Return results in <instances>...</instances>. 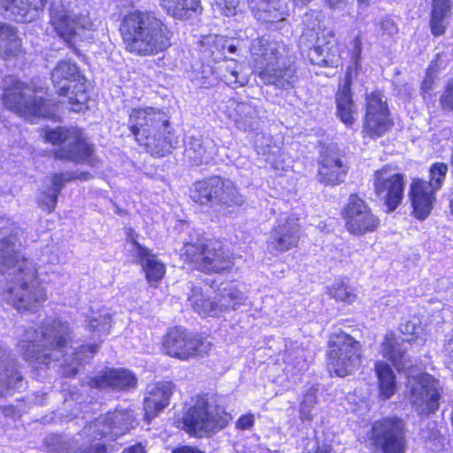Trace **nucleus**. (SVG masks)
Wrapping results in <instances>:
<instances>
[{
  "label": "nucleus",
  "mask_w": 453,
  "mask_h": 453,
  "mask_svg": "<svg viewBox=\"0 0 453 453\" xmlns=\"http://www.w3.org/2000/svg\"><path fill=\"white\" fill-rule=\"evenodd\" d=\"M87 328L98 341L91 345L74 346L73 330L67 322L49 318L37 327L24 330L18 343L23 358L33 365L60 362L67 376H74L78 367L92 358L103 337L110 333L111 317L105 310L91 311L85 320Z\"/></svg>",
  "instance_id": "obj_1"
},
{
  "label": "nucleus",
  "mask_w": 453,
  "mask_h": 453,
  "mask_svg": "<svg viewBox=\"0 0 453 453\" xmlns=\"http://www.w3.org/2000/svg\"><path fill=\"white\" fill-rule=\"evenodd\" d=\"M0 273L2 297L13 308L33 311L46 300L33 262L20 257L10 240L0 242Z\"/></svg>",
  "instance_id": "obj_2"
},
{
  "label": "nucleus",
  "mask_w": 453,
  "mask_h": 453,
  "mask_svg": "<svg viewBox=\"0 0 453 453\" xmlns=\"http://www.w3.org/2000/svg\"><path fill=\"white\" fill-rule=\"evenodd\" d=\"M120 35L127 51L139 57L155 56L171 46L172 31L154 12L134 11L122 19Z\"/></svg>",
  "instance_id": "obj_3"
},
{
  "label": "nucleus",
  "mask_w": 453,
  "mask_h": 453,
  "mask_svg": "<svg viewBox=\"0 0 453 453\" xmlns=\"http://www.w3.org/2000/svg\"><path fill=\"white\" fill-rule=\"evenodd\" d=\"M129 127L137 142L153 156L164 157L174 147L173 134L165 113L151 108L133 109Z\"/></svg>",
  "instance_id": "obj_4"
},
{
  "label": "nucleus",
  "mask_w": 453,
  "mask_h": 453,
  "mask_svg": "<svg viewBox=\"0 0 453 453\" xmlns=\"http://www.w3.org/2000/svg\"><path fill=\"white\" fill-rule=\"evenodd\" d=\"M230 419V414L212 397L199 396L185 412L183 424L190 434L203 437L223 429Z\"/></svg>",
  "instance_id": "obj_5"
},
{
  "label": "nucleus",
  "mask_w": 453,
  "mask_h": 453,
  "mask_svg": "<svg viewBox=\"0 0 453 453\" xmlns=\"http://www.w3.org/2000/svg\"><path fill=\"white\" fill-rule=\"evenodd\" d=\"M45 139L53 145H60L54 150L57 159L76 164L85 162L91 166H96L99 163L94 155L93 144L87 141L80 129L58 127L46 132Z\"/></svg>",
  "instance_id": "obj_6"
},
{
  "label": "nucleus",
  "mask_w": 453,
  "mask_h": 453,
  "mask_svg": "<svg viewBox=\"0 0 453 453\" xmlns=\"http://www.w3.org/2000/svg\"><path fill=\"white\" fill-rule=\"evenodd\" d=\"M50 16L56 32L70 48L75 50L79 42L93 38L94 24L88 15L76 13L69 4L53 2Z\"/></svg>",
  "instance_id": "obj_7"
},
{
  "label": "nucleus",
  "mask_w": 453,
  "mask_h": 453,
  "mask_svg": "<svg viewBox=\"0 0 453 453\" xmlns=\"http://www.w3.org/2000/svg\"><path fill=\"white\" fill-rule=\"evenodd\" d=\"M2 102L4 106L23 117L50 116V111L42 97L27 94L28 86L14 75H9L3 80Z\"/></svg>",
  "instance_id": "obj_8"
},
{
  "label": "nucleus",
  "mask_w": 453,
  "mask_h": 453,
  "mask_svg": "<svg viewBox=\"0 0 453 453\" xmlns=\"http://www.w3.org/2000/svg\"><path fill=\"white\" fill-rule=\"evenodd\" d=\"M51 80L58 95L68 98L72 111L80 112L86 108L88 99L86 80L75 63L60 61L51 72Z\"/></svg>",
  "instance_id": "obj_9"
},
{
  "label": "nucleus",
  "mask_w": 453,
  "mask_h": 453,
  "mask_svg": "<svg viewBox=\"0 0 453 453\" xmlns=\"http://www.w3.org/2000/svg\"><path fill=\"white\" fill-rule=\"evenodd\" d=\"M185 262L207 273H219L231 269L233 262L221 244L213 241L185 243L181 251Z\"/></svg>",
  "instance_id": "obj_10"
},
{
  "label": "nucleus",
  "mask_w": 453,
  "mask_h": 453,
  "mask_svg": "<svg viewBox=\"0 0 453 453\" xmlns=\"http://www.w3.org/2000/svg\"><path fill=\"white\" fill-rule=\"evenodd\" d=\"M448 165L436 162L429 169V181L414 180L410 191L413 215L424 220L430 214L435 201L434 193L441 189L448 173Z\"/></svg>",
  "instance_id": "obj_11"
},
{
  "label": "nucleus",
  "mask_w": 453,
  "mask_h": 453,
  "mask_svg": "<svg viewBox=\"0 0 453 453\" xmlns=\"http://www.w3.org/2000/svg\"><path fill=\"white\" fill-rule=\"evenodd\" d=\"M369 441L378 453H405V422L397 417H387L375 421L369 434Z\"/></svg>",
  "instance_id": "obj_12"
},
{
  "label": "nucleus",
  "mask_w": 453,
  "mask_h": 453,
  "mask_svg": "<svg viewBox=\"0 0 453 453\" xmlns=\"http://www.w3.org/2000/svg\"><path fill=\"white\" fill-rule=\"evenodd\" d=\"M328 369L337 376L350 374L360 365V343L343 332L331 336L328 342Z\"/></svg>",
  "instance_id": "obj_13"
},
{
  "label": "nucleus",
  "mask_w": 453,
  "mask_h": 453,
  "mask_svg": "<svg viewBox=\"0 0 453 453\" xmlns=\"http://www.w3.org/2000/svg\"><path fill=\"white\" fill-rule=\"evenodd\" d=\"M163 347L165 352L170 357L186 361L190 358L203 357L211 350V342L202 335L176 326L165 335Z\"/></svg>",
  "instance_id": "obj_14"
},
{
  "label": "nucleus",
  "mask_w": 453,
  "mask_h": 453,
  "mask_svg": "<svg viewBox=\"0 0 453 453\" xmlns=\"http://www.w3.org/2000/svg\"><path fill=\"white\" fill-rule=\"evenodd\" d=\"M442 388L440 381L428 373H422L413 379L409 399L418 415H430L440 407Z\"/></svg>",
  "instance_id": "obj_15"
},
{
  "label": "nucleus",
  "mask_w": 453,
  "mask_h": 453,
  "mask_svg": "<svg viewBox=\"0 0 453 453\" xmlns=\"http://www.w3.org/2000/svg\"><path fill=\"white\" fill-rule=\"evenodd\" d=\"M342 216L347 231L357 236L374 232L380 225L379 218L357 195L349 196Z\"/></svg>",
  "instance_id": "obj_16"
},
{
  "label": "nucleus",
  "mask_w": 453,
  "mask_h": 453,
  "mask_svg": "<svg viewBox=\"0 0 453 453\" xmlns=\"http://www.w3.org/2000/svg\"><path fill=\"white\" fill-rule=\"evenodd\" d=\"M134 422L132 411L116 410L114 412H109L106 416L90 422L84 428L83 433L92 437V440L107 436L111 440H114L134 427Z\"/></svg>",
  "instance_id": "obj_17"
},
{
  "label": "nucleus",
  "mask_w": 453,
  "mask_h": 453,
  "mask_svg": "<svg viewBox=\"0 0 453 453\" xmlns=\"http://www.w3.org/2000/svg\"><path fill=\"white\" fill-rule=\"evenodd\" d=\"M393 125L384 96L372 92L366 97V113L363 132L365 136L378 138Z\"/></svg>",
  "instance_id": "obj_18"
},
{
  "label": "nucleus",
  "mask_w": 453,
  "mask_h": 453,
  "mask_svg": "<svg viewBox=\"0 0 453 453\" xmlns=\"http://www.w3.org/2000/svg\"><path fill=\"white\" fill-rule=\"evenodd\" d=\"M298 219L287 214L277 219L267 241V249L271 253L278 254L297 246L300 238Z\"/></svg>",
  "instance_id": "obj_19"
},
{
  "label": "nucleus",
  "mask_w": 453,
  "mask_h": 453,
  "mask_svg": "<svg viewBox=\"0 0 453 453\" xmlns=\"http://www.w3.org/2000/svg\"><path fill=\"white\" fill-rule=\"evenodd\" d=\"M250 54L256 72L259 75L260 71H265L275 64H280V61L287 56V48L281 42L262 36L252 41Z\"/></svg>",
  "instance_id": "obj_20"
},
{
  "label": "nucleus",
  "mask_w": 453,
  "mask_h": 453,
  "mask_svg": "<svg viewBox=\"0 0 453 453\" xmlns=\"http://www.w3.org/2000/svg\"><path fill=\"white\" fill-rule=\"evenodd\" d=\"M374 190L384 200L389 211H395L403 196V176L399 173L389 174L387 170H379L374 174Z\"/></svg>",
  "instance_id": "obj_21"
},
{
  "label": "nucleus",
  "mask_w": 453,
  "mask_h": 453,
  "mask_svg": "<svg viewBox=\"0 0 453 453\" xmlns=\"http://www.w3.org/2000/svg\"><path fill=\"white\" fill-rule=\"evenodd\" d=\"M134 234L132 229L128 230L129 251L132 252L133 256L136 258V262L142 266L149 282L160 281L165 273V265L149 249L142 246L134 239Z\"/></svg>",
  "instance_id": "obj_22"
},
{
  "label": "nucleus",
  "mask_w": 453,
  "mask_h": 453,
  "mask_svg": "<svg viewBox=\"0 0 453 453\" xmlns=\"http://www.w3.org/2000/svg\"><path fill=\"white\" fill-rule=\"evenodd\" d=\"M348 169L344 156L328 149L320 156L319 180L325 185H338L344 181Z\"/></svg>",
  "instance_id": "obj_23"
},
{
  "label": "nucleus",
  "mask_w": 453,
  "mask_h": 453,
  "mask_svg": "<svg viewBox=\"0 0 453 453\" xmlns=\"http://www.w3.org/2000/svg\"><path fill=\"white\" fill-rule=\"evenodd\" d=\"M258 76L265 84H271L284 90L294 88L298 81L296 67L287 56L280 61V64H275L265 71H260Z\"/></svg>",
  "instance_id": "obj_24"
},
{
  "label": "nucleus",
  "mask_w": 453,
  "mask_h": 453,
  "mask_svg": "<svg viewBox=\"0 0 453 453\" xmlns=\"http://www.w3.org/2000/svg\"><path fill=\"white\" fill-rule=\"evenodd\" d=\"M173 391L172 382H158L148 386L144 397V416L148 423L169 404Z\"/></svg>",
  "instance_id": "obj_25"
},
{
  "label": "nucleus",
  "mask_w": 453,
  "mask_h": 453,
  "mask_svg": "<svg viewBox=\"0 0 453 453\" xmlns=\"http://www.w3.org/2000/svg\"><path fill=\"white\" fill-rule=\"evenodd\" d=\"M49 0H0V9L4 14L17 22L33 20Z\"/></svg>",
  "instance_id": "obj_26"
},
{
  "label": "nucleus",
  "mask_w": 453,
  "mask_h": 453,
  "mask_svg": "<svg viewBox=\"0 0 453 453\" xmlns=\"http://www.w3.org/2000/svg\"><path fill=\"white\" fill-rule=\"evenodd\" d=\"M218 153V147L215 142L199 134L188 137L185 150V157L193 165L208 164Z\"/></svg>",
  "instance_id": "obj_27"
},
{
  "label": "nucleus",
  "mask_w": 453,
  "mask_h": 453,
  "mask_svg": "<svg viewBox=\"0 0 453 453\" xmlns=\"http://www.w3.org/2000/svg\"><path fill=\"white\" fill-rule=\"evenodd\" d=\"M90 385L100 389L112 388L118 390H129L136 387L137 379L129 370L113 368L95 376Z\"/></svg>",
  "instance_id": "obj_28"
},
{
  "label": "nucleus",
  "mask_w": 453,
  "mask_h": 453,
  "mask_svg": "<svg viewBox=\"0 0 453 453\" xmlns=\"http://www.w3.org/2000/svg\"><path fill=\"white\" fill-rule=\"evenodd\" d=\"M226 113L240 130L249 131L258 128L257 111L250 103L239 102L234 98H231L227 102Z\"/></svg>",
  "instance_id": "obj_29"
},
{
  "label": "nucleus",
  "mask_w": 453,
  "mask_h": 453,
  "mask_svg": "<svg viewBox=\"0 0 453 453\" xmlns=\"http://www.w3.org/2000/svg\"><path fill=\"white\" fill-rule=\"evenodd\" d=\"M21 380L16 359L4 344H0V395L12 388H18V382Z\"/></svg>",
  "instance_id": "obj_30"
},
{
  "label": "nucleus",
  "mask_w": 453,
  "mask_h": 453,
  "mask_svg": "<svg viewBox=\"0 0 453 453\" xmlns=\"http://www.w3.org/2000/svg\"><path fill=\"white\" fill-rule=\"evenodd\" d=\"M351 77L349 73H346L343 84L340 86L336 93L337 115L341 120L348 127L354 121V114L357 111L356 105L352 100L350 92Z\"/></svg>",
  "instance_id": "obj_31"
},
{
  "label": "nucleus",
  "mask_w": 453,
  "mask_h": 453,
  "mask_svg": "<svg viewBox=\"0 0 453 453\" xmlns=\"http://www.w3.org/2000/svg\"><path fill=\"white\" fill-rule=\"evenodd\" d=\"M381 352L383 357L391 361L398 371L407 370L412 365L403 341L399 342L394 337L387 336L381 344Z\"/></svg>",
  "instance_id": "obj_32"
},
{
  "label": "nucleus",
  "mask_w": 453,
  "mask_h": 453,
  "mask_svg": "<svg viewBox=\"0 0 453 453\" xmlns=\"http://www.w3.org/2000/svg\"><path fill=\"white\" fill-rule=\"evenodd\" d=\"M188 302L193 310L201 316H217L220 312L219 303L206 297L200 287L188 283Z\"/></svg>",
  "instance_id": "obj_33"
},
{
  "label": "nucleus",
  "mask_w": 453,
  "mask_h": 453,
  "mask_svg": "<svg viewBox=\"0 0 453 453\" xmlns=\"http://www.w3.org/2000/svg\"><path fill=\"white\" fill-rule=\"evenodd\" d=\"M451 7V0H432L430 28L434 36H440L445 33Z\"/></svg>",
  "instance_id": "obj_34"
},
{
  "label": "nucleus",
  "mask_w": 453,
  "mask_h": 453,
  "mask_svg": "<svg viewBox=\"0 0 453 453\" xmlns=\"http://www.w3.org/2000/svg\"><path fill=\"white\" fill-rule=\"evenodd\" d=\"M308 58L311 64L319 66H334L338 63L339 52L335 43H318L310 49Z\"/></svg>",
  "instance_id": "obj_35"
},
{
  "label": "nucleus",
  "mask_w": 453,
  "mask_h": 453,
  "mask_svg": "<svg viewBox=\"0 0 453 453\" xmlns=\"http://www.w3.org/2000/svg\"><path fill=\"white\" fill-rule=\"evenodd\" d=\"M160 6L179 19H188L200 9L199 0H159Z\"/></svg>",
  "instance_id": "obj_36"
},
{
  "label": "nucleus",
  "mask_w": 453,
  "mask_h": 453,
  "mask_svg": "<svg viewBox=\"0 0 453 453\" xmlns=\"http://www.w3.org/2000/svg\"><path fill=\"white\" fill-rule=\"evenodd\" d=\"M219 185V176L197 181L191 189L190 197L202 205H212L215 190L220 188Z\"/></svg>",
  "instance_id": "obj_37"
},
{
  "label": "nucleus",
  "mask_w": 453,
  "mask_h": 453,
  "mask_svg": "<svg viewBox=\"0 0 453 453\" xmlns=\"http://www.w3.org/2000/svg\"><path fill=\"white\" fill-rule=\"evenodd\" d=\"M0 57L16 56L21 50V41L17 30L7 24L0 22Z\"/></svg>",
  "instance_id": "obj_38"
},
{
  "label": "nucleus",
  "mask_w": 453,
  "mask_h": 453,
  "mask_svg": "<svg viewBox=\"0 0 453 453\" xmlns=\"http://www.w3.org/2000/svg\"><path fill=\"white\" fill-rule=\"evenodd\" d=\"M375 370L379 380L380 395L384 400L389 399L395 392V376L388 364L378 362Z\"/></svg>",
  "instance_id": "obj_39"
},
{
  "label": "nucleus",
  "mask_w": 453,
  "mask_h": 453,
  "mask_svg": "<svg viewBox=\"0 0 453 453\" xmlns=\"http://www.w3.org/2000/svg\"><path fill=\"white\" fill-rule=\"evenodd\" d=\"M252 12L258 19L265 22H274L281 19L280 3L276 0H248Z\"/></svg>",
  "instance_id": "obj_40"
},
{
  "label": "nucleus",
  "mask_w": 453,
  "mask_h": 453,
  "mask_svg": "<svg viewBox=\"0 0 453 453\" xmlns=\"http://www.w3.org/2000/svg\"><path fill=\"white\" fill-rule=\"evenodd\" d=\"M240 65L231 61L226 63L225 66L220 67V75L222 81L233 88L242 87L248 82L245 76H241L239 73Z\"/></svg>",
  "instance_id": "obj_41"
},
{
  "label": "nucleus",
  "mask_w": 453,
  "mask_h": 453,
  "mask_svg": "<svg viewBox=\"0 0 453 453\" xmlns=\"http://www.w3.org/2000/svg\"><path fill=\"white\" fill-rule=\"evenodd\" d=\"M245 299L246 296L239 289L234 287L225 288L219 300L220 312L228 309L234 310L236 305L242 303Z\"/></svg>",
  "instance_id": "obj_42"
},
{
  "label": "nucleus",
  "mask_w": 453,
  "mask_h": 453,
  "mask_svg": "<svg viewBox=\"0 0 453 453\" xmlns=\"http://www.w3.org/2000/svg\"><path fill=\"white\" fill-rule=\"evenodd\" d=\"M207 55L214 59L220 58L226 50V38L218 35H210L201 41Z\"/></svg>",
  "instance_id": "obj_43"
},
{
  "label": "nucleus",
  "mask_w": 453,
  "mask_h": 453,
  "mask_svg": "<svg viewBox=\"0 0 453 453\" xmlns=\"http://www.w3.org/2000/svg\"><path fill=\"white\" fill-rule=\"evenodd\" d=\"M400 330L403 334L411 335L415 340H426L428 333L426 325H423L419 318L413 317L400 325Z\"/></svg>",
  "instance_id": "obj_44"
},
{
  "label": "nucleus",
  "mask_w": 453,
  "mask_h": 453,
  "mask_svg": "<svg viewBox=\"0 0 453 453\" xmlns=\"http://www.w3.org/2000/svg\"><path fill=\"white\" fill-rule=\"evenodd\" d=\"M259 138H263L265 140V142L269 141V138L265 137V135H260L259 134H257V138L255 140V149L258 155H262L265 157V161L268 163L271 166L276 169H280L283 167V165L278 162L276 159V152L279 150V149L276 146L271 147L269 145L264 147L263 142L259 144Z\"/></svg>",
  "instance_id": "obj_45"
},
{
  "label": "nucleus",
  "mask_w": 453,
  "mask_h": 453,
  "mask_svg": "<svg viewBox=\"0 0 453 453\" xmlns=\"http://www.w3.org/2000/svg\"><path fill=\"white\" fill-rule=\"evenodd\" d=\"M327 293L335 300L346 303L348 304L352 303L357 297L356 294L353 292L352 288L343 282L334 283L328 288Z\"/></svg>",
  "instance_id": "obj_46"
},
{
  "label": "nucleus",
  "mask_w": 453,
  "mask_h": 453,
  "mask_svg": "<svg viewBox=\"0 0 453 453\" xmlns=\"http://www.w3.org/2000/svg\"><path fill=\"white\" fill-rule=\"evenodd\" d=\"M317 403L316 389L309 388L300 403L299 415L303 422H311L313 419L311 411Z\"/></svg>",
  "instance_id": "obj_47"
},
{
  "label": "nucleus",
  "mask_w": 453,
  "mask_h": 453,
  "mask_svg": "<svg viewBox=\"0 0 453 453\" xmlns=\"http://www.w3.org/2000/svg\"><path fill=\"white\" fill-rule=\"evenodd\" d=\"M226 191L223 196L220 197V204L226 206L240 205L242 203L243 199L239 195L235 186L233 182H226Z\"/></svg>",
  "instance_id": "obj_48"
},
{
  "label": "nucleus",
  "mask_w": 453,
  "mask_h": 453,
  "mask_svg": "<svg viewBox=\"0 0 453 453\" xmlns=\"http://www.w3.org/2000/svg\"><path fill=\"white\" fill-rule=\"evenodd\" d=\"M349 51L351 53V66L348 67V71L349 73V75L351 76V69L352 67L355 68V70H357L360 67V61H361V53H362V41L360 35H357L355 36L350 42V49Z\"/></svg>",
  "instance_id": "obj_49"
},
{
  "label": "nucleus",
  "mask_w": 453,
  "mask_h": 453,
  "mask_svg": "<svg viewBox=\"0 0 453 453\" xmlns=\"http://www.w3.org/2000/svg\"><path fill=\"white\" fill-rule=\"evenodd\" d=\"M58 194L54 192H43L40 197L38 203L41 209L47 211L49 213L52 212L58 203Z\"/></svg>",
  "instance_id": "obj_50"
},
{
  "label": "nucleus",
  "mask_w": 453,
  "mask_h": 453,
  "mask_svg": "<svg viewBox=\"0 0 453 453\" xmlns=\"http://www.w3.org/2000/svg\"><path fill=\"white\" fill-rule=\"evenodd\" d=\"M319 17V13L315 11L307 12L303 17V25L305 27V29L307 31L313 32L316 35L321 29L320 20Z\"/></svg>",
  "instance_id": "obj_51"
},
{
  "label": "nucleus",
  "mask_w": 453,
  "mask_h": 453,
  "mask_svg": "<svg viewBox=\"0 0 453 453\" xmlns=\"http://www.w3.org/2000/svg\"><path fill=\"white\" fill-rule=\"evenodd\" d=\"M217 7L225 16H234L239 5L238 0H215Z\"/></svg>",
  "instance_id": "obj_52"
},
{
  "label": "nucleus",
  "mask_w": 453,
  "mask_h": 453,
  "mask_svg": "<svg viewBox=\"0 0 453 453\" xmlns=\"http://www.w3.org/2000/svg\"><path fill=\"white\" fill-rule=\"evenodd\" d=\"M443 353L446 365L453 370V332L445 336Z\"/></svg>",
  "instance_id": "obj_53"
},
{
  "label": "nucleus",
  "mask_w": 453,
  "mask_h": 453,
  "mask_svg": "<svg viewBox=\"0 0 453 453\" xmlns=\"http://www.w3.org/2000/svg\"><path fill=\"white\" fill-rule=\"evenodd\" d=\"M440 103L443 110L453 111V81L448 84L440 98Z\"/></svg>",
  "instance_id": "obj_54"
},
{
  "label": "nucleus",
  "mask_w": 453,
  "mask_h": 453,
  "mask_svg": "<svg viewBox=\"0 0 453 453\" xmlns=\"http://www.w3.org/2000/svg\"><path fill=\"white\" fill-rule=\"evenodd\" d=\"M68 172L61 173H54L51 177L52 190L59 195L61 189L65 184L71 181V179L67 177Z\"/></svg>",
  "instance_id": "obj_55"
},
{
  "label": "nucleus",
  "mask_w": 453,
  "mask_h": 453,
  "mask_svg": "<svg viewBox=\"0 0 453 453\" xmlns=\"http://www.w3.org/2000/svg\"><path fill=\"white\" fill-rule=\"evenodd\" d=\"M380 30L383 35L392 36L397 33L398 28L392 19L386 18L380 22Z\"/></svg>",
  "instance_id": "obj_56"
},
{
  "label": "nucleus",
  "mask_w": 453,
  "mask_h": 453,
  "mask_svg": "<svg viewBox=\"0 0 453 453\" xmlns=\"http://www.w3.org/2000/svg\"><path fill=\"white\" fill-rule=\"evenodd\" d=\"M254 415L253 414H246L241 416L235 424L237 429L240 430H247L250 429L254 425Z\"/></svg>",
  "instance_id": "obj_57"
},
{
  "label": "nucleus",
  "mask_w": 453,
  "mask_h": 453,
  "mask_svg": "<svg viewBox=\"0 0 453 453\" xmlns=\"http://www.w3.org/2000/svg\"><path fill=\"white\" fill-rule=\"evenodd\" d=\"M219 182L220 185V188L219 190H215V196L213 197L212 205L213 204H220V197L223 196L224 193L226 191V182H232L229 180H223L222 178L219 177Z\"/></svg>",
  "instance_id": "obj_58"
},
{
  "label": "nucleus",
  "mask_w": 453,
  "mask_h": 453,
  "mask_svg": "<svg viewBox=\"0 0 453 453\" xmlns=\"http://www.w3.org/2000/svg\"><path fill=\"white\" fill-rule=\"evenodd\" d=\"M67 177L71 179V180H88L92 178V175L88 172H68Z\"/></svg>",
  "instance_id": "obj_59"
},
{
  "label": "nucleus",
  "mask_w": 453,
  "mask_h": 453,
  "mask_svg": "<svg viewBox=\"0 0 453 453\" xmlns=\"http://www.w3.org/2000/svg\"><path fill=\"white\" fill-rule=\"evenodd\" d=\"M172 453H204V452L195 448V447L184 445V446H180L179 448L174 449Z\"/></svg>",
  "instance_id": "obj_60"
},
{
  "label": "nucleus",
  "mask_w": 453,
  "mask_h": 453,
  "mask_svg": "<svg viewBox=\"0 0 453 453\" xmlns=\"http://www.w3.org/2000/svg\"><path fill=\"white\" fill-rule=\"evenodd\" d=\"M81 453H107V449L104 444L96 443Z\"/></svg>",
  "instance_id": "obj_61"
},
{
  "label": "nucleus",
  "mask_w": 453,
  "mask_h": 453,
  "mask_svg": "<svg viewBox=\"0 0 453 453\" xmlns=\"http://www.w3.org/2000/svg\"><path fill=\"white\" fill-rule=\"evenodd\" d=\"M122 453H146V451L144 446L142 443H136L125 449Z\"/></svg>",
  "instance_id": "obj_62"
},
{
  "label": "nucleus",
  "mask_w": 453,
  "mask_h": 453,
  "mask_svg": "<svg viewBox=\"0 0 453 453\" xmlns=\"http://www.w3.org/2000/svg\"><path fill=\"white\" fill-rule=\"evenodd\" d=\"M238 45L234 44L232 40H226V50L229 53H235L237 51Z\"/></svg>",
  "instance_id": "obj_63"
},
{
  "label": "nucleus",
  "mask_w": 453,
  "mask_h": 453,
  "mask_svg": "<svg viewBox=\"0 0 453 453\" xmlns=\"http://www.w3.org/2000/svg\"><path fill=\"white\" fill-rule=\"evenodd\" d=\"M345 0H326L331 8H336L339 4L344 3Z\"/></svg>",
  "instance_id": "obj_64"
}]
</instances>
